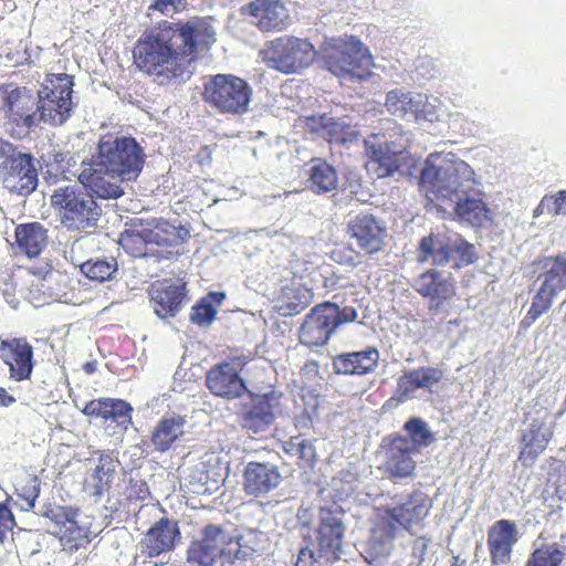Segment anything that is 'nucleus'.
<instances>
[{
    "mask_svg": "<svg viewBox=\"0 0 566 566\" xmlns=\"http://www.w3.org/2000/svg\"><path fill=\"white\" fill-rule=\"evenodd\" d=\"M217 42L211 17L160 20L146 28L132 49L133 65L159 85L185 83L189 67Z\"/></svg>",
    "mask_w": 566,
    "mask_h": 566,
    "instance_id": "obj_1",
    "label": "nucleus"
},
{
    "mask_svg": "<svg viewBox=\"0 0 566 566\" xmlns=\"http://www.w3.org/2000/svg\"><path fill=\"white\" fill-rule=\"evenodd\" d=\"M419 190L429 202H452L455 218L472 228L493 223L494 213L478 188L475 172L462 159L441 153L430 154L424 160Z\"/></svg>",
    "mask_w": 566,
    "mask_h": 566,
    "instance_id": "obj_2",
    "label": "nucleus"
},
{
    "mask_svg": "<svg viewBox=\"0 0 566 566\" xmlns=\"http://www.w3.org/2000/svg\"><path fill=\"white\" fill-rule=\"evenodd\" d=\"M432 509V500L421 490L402 495L392 505L376 507L369 521L364 558L368 565L387 559L395 549L399 531L413 534L423 528Z\"/></svg>",
    "mask_w": 566,
    "mask_h": 566,
    "instance_id": "obj_3",
    "label": "nucleus"
},
{
    "mask_svg": "<svg viewBox=\"0 0 566 566\" xmlns=\"http://www.w3.org/2000/svg\"><path fill=\"white\" fill-rule=\"evenodd\" d=\"M51 207L61 224L71 231H84L96 226L101 208L84 187L67 185L53 190Z\"/></svg>",
    "mask_w": 566,
    "mask_h": 566,
    "instance_id": "obj_4",
    "label": "nucleus"
},
{
    "mask_svg": "<svg viewBox=\"0 0 566 566\" xmlns=\"http://www.w3.org/2000/svg\"><path fill=\"white\" fill-rule=\"evenodd\" d=\"M357 316L353 306L340 307L331 301L318 303L305 315L298 342L308 348L325 346L340 325L355 322Z\"/></svg>",
    "mask_w": 566,
    "mask_h": 566,
    "instance_id": "obj_5",
    "label": "nucleus"
},
{
    "mask_svg": "<svg viewBox=\"0 0 566 566\" xmlns=\"http://www.w3.org/2000/svg\"><path fill=\"white\" fill-rule=\"evenodd\" d=\"M321 54L326 69L336 76L364 78L373 64L368 49L355 36L326 40Z\"/></svg>",
    "mask_w": 566,
    "mask_h": 566,
    "instance_id": "obj_6",
    "label": "nucleus"
},
{
    "mask_svg": "<svg viewBox=\"0 0 566 566\" xmlns=\"http://www.w3.org/2000/svg\"><path fill=\"white\" fill-rule=\"evenodd\" d=\"M251 96L252 88L248 82L233 74H216L203 84V101L220 114H244Z\"/></svg>",
    "mask_w": 566,
    "mask_h": 566,
    "instance_id": "obj_7",
    "label": "nucleus"
},
{
    "mask_svg": "<svg viewBox=\"0 0 566 566\" xmlns=\"http://www.w3.org/2000/svg\"><path fill=\"white\" fill-rule=\"evenodd\" d=\"M94 157L128 182L138 178L145 164L144 148L134 137L102 138Z\"/></svg>",
    "mask_w": 566,
    "mask_h": 566,
    "instance_id": "obj_8",
    "label": "nucleus"
},
{
    "mask_svg": "<svg viewBox=\"0 0 566 566\" xmlns=\"http://www.w3.org/2000/svg\"><path fill=\"white\" fill-rule=\"evenodd\" d=\"M262 53L268 66L284 74H293L308 67L316 51L308 39L283 35L268 42Z\"/></svg>",
    "mask_w": 566,
    "mask_h": 566,
    "instance_id": "obj_9",
    "label": "nucleus"
},
{
    "mask_svg": "<svg viewBox=\"0 0 566 566\" xmlns=\"http://www.w3.org/2000/svg\"><path fill=\"white\" fill-rule=\"evenodd\" d=\"M73 86L72 75L48 74L38 92L40 118L52 125L65 123L73 109Z\"/></svg>",
    "mask_w": 566,
    "mask_h": 566,
    "instance_id": "obj_10",
    "label": "nucleus"
},
{
    "mask_svg": "<svg viewBox=\"0 0 566 566\" xmlns=\"http://www.w3.org/2000/svg\"><path fill=\"white\" fill-rule=\"evenodd\" d=\"M248 364L244 355L231 356L216 364L206 375V385L210 392L228 400L240 398L247 386L240 373Z\"/></svg>",
    "mask_w": 566,
    "mask_h": 566,
    "instance_id": "obj_11",
    "label": "nucleus"
},
{
    "mask_svg": "<svg viewBox=\"0 0 566 566\" xmlns=\"http://www.w3.org/2000/svg\"><path fill=\"white\" fill-rule=\"evenodd\" d=\"M0 184L10 192L28 196L38 187V170L31 154L15 151L0 164Z\"/></svg>",
    "mask_w": 566,
    "mask_h": 566,
    "instance_id": "obj_12",
    "label": "nucleus"
},
{
    "mask_svg": "<svg viewBox=\"0 0 566 566\" xmlns=\"http://www.w3.org/2000/svg\"><path fill=\"white\" fill-rule=\"evenodd\" d=\"M346 232L358 249L367 255L384 251L388 231L385 221L370 213L360 212L347 221Z\"/></svg>",
    "mask_w": 566,
    "mask_h": 566,
    "instance_id": "obj_13",
    "label": "nucleus"
},
{
    "mask_svg": "<svg viewBox=\"0 0 566 566\" xmlns=\"http://www.w3.org/2000/svg\"><path fill=\"white\" fill-rule=\"evenodd\" d=\"M412 442L399 433L389 434L381 441L382 471L391 479H408L413 475L416 461L412 454L417 453L409 448Z\"/></svg>",
    "mask_w": 566,
    "mask_h": 566,
    "instance_id": "obj_14",
    "label": "nucleus"
},
{
    "mask_svg": "<svg viewBox=\"0 0 566 566\" xmlns=\"http://www.w3.org/2000/svg\"><path fill=\"white\" fill-rule=\"evenodd\" d=\"M343 510L337 506H322L318 510L316 541L321 557L336 560L342 552L345 525Z\"/></svg>",
    "mask_w": 566,
    "mask_h": 566,
    "instance_id": "obj_15",
    "label": "nucleus"
},
{
    "mask_svg": "<svg viewBox=\"0 0 566 566\" xmlns=\"http://www.w3.org/2000/svg\"><path fill=\"white\" fill-rule=\"evenodd\" d=\"M36 105L32 91L25 86H17L14 83L0 85V111L6 117L15 123L31 128L36 123Z\"/></svg>",
    "mask_w": 566,
    "mask_h": 566,
    "instance_id": "obj_16",
    "label": "nucleus"
},
{
    "mask_svg": "<svg viewBox=\"0 0 566 566\" xmlns=\"http://www.w3.org/2000/svg\"><path fill=\"white\" fill-rule=\"evenodd\" d=\"M279 405L280 397L274 391L250 394L249 402L239 412L241 427L252 433L266 431L275 421Z\"/></svg>",
    "mask_w": 566,
    "mask_h": 566,
    "instance_id": "obj_17",
    "label": "nucleus"
},
{
    "mask_svg": "<svg viewBox=\"0 0 566 566\" xmlns=\"http://www.w3.org/2000/svg\"><path fill=\"white\" fill-rule=\"evenodd\" d=\"M287 0H252L241 8L242 15L250 17L262 32H280L291 24Z\"/></svg>",
    "mask_w": 566,
    "mask_h": 566,
    "instance_id": "obj_18",
    "label": "nucleus"
},
{
    "mask_svg": "<svg viewBox=\"0 0 566 566\" xmlns=\"http://www.w3.org/2000/svg\"><path fill=\"white\" fill-rule=\"evenodd\" d=\"M412 289L428 300V307L431 312L439 311L457 293L455 280L452 274H444L436 269H429L418 275L412 283Z\"/></svg>",
    "mask_w": 566,
    "mask_h": 566,
    "instance_id": "obj_19",
    "label": "nucleus"
},
{
    "mask_svg": "<svg viewBox=\"0 0 566 566\" xmlns=\"http://www.w3.org/2000/svg\"><path fill=\"white\" fill-rule=\"evenodd\" d=\"M78 181L92 196L101 199H117L124 195L122 187L126 179H122L109 168L99 166V160L95 157L84 166L78 175Z\"/></svg>",
    "mask_w": 566,
    "mask_h": 566,
    "instance_id": "obj_20",
    "label": "nucleus"
},
{
    "mask_svg": "<svg viewBox=\"0 0 566 566\" xmlns=\"http://www.w3.org/2000/svg\"><path fill=\"white\" fill-rule=\"evenodd\" d=\"M301 125L306 135L312 138H322L329 144H346L357 138V134L348 123L325 113L305 116L301 118Z\"/></svg>",
    "mask_w": 566,
    "mask_h": 566,
    "instance_id": "obj_21",
    "label": "nucleus"
},
{
    "mask_svg": "<svg viewBox=\"0 0 566 566\" xmlns=\"http://www.w3.org/2000/svg\"><path fill=\"white\" fill-rule=\"evenodd\" d=\"M520 539L518 528L514 521L502 518L494 522L488 530L486 544L492 565H506L511 562L513 549Z\"/></svg>",
    "mask_w": 566,
    "mask_h": 566,
    "instance_id": "obj_22",
    "label": "nucleus"
},
{
    "mask_svg": "<svg viewBox=\"0 0 566 566\" xmlns=\"http://www.w3.org/2000/svg\"><path fill=\"white\" fill-rule=\"evenodd\" d=\"M0 358L9 367L10 378L15 381L30 379L33 370V347L23 338L0 343Z\"/></svg>",
    "mask_w": 566,
    "mask_h": 566,
    "instance_id": "obj_23",
    "label": "nucleus"
},
{
    "mask_svg": "<svg viewBox=\"0 0 566 566\" xmlns=\"http://www.w3.org/2000/svg\"><path fill=\"white\" fill-rule=\"evenodd\" d=\"M242 479L247 495L263 497L280 485L282 475L275 464L251 461L244 467Z\"/></svg>",
    "mask_w": 566,
    "mask_h": 566,
    "instance_id": "obj_24",
    "label": "nucleus"
},
{
    "mask_svg": "<svg viewBox=\"0 0 566 566\" xmlns=\"http://www.w3.org/2000/svg\"><path fill=\"white\" fill-rule=\"evenodd\" d=\"M180 537L177 522L167 517L157 521L144 535L139 545L140 553L146 558H155L172 551Z\"/></svg>",
    "mask_w": 566,
    "mask_h": 566,
    "instance_id": "obj_25",
    "label": "nucleus"
},
{
    "mask_svg": "<svg viewBox=\"0 0 566 566\" xmlns=\"http://www.w3.org/2000/svg\"><path fill=\"white\" fill-rule=\"evenodd\" d=\"M226 535L221 526L209 524L202 530L201 538L192 541L187 551V560L197 566H213L222 555Z\"/></svg>",
    "mask_w": 566,
    "mask_h": 566,
    "instance_id": "obj_26",
    "label": "nucleus"
},
{
    "mask_svg": "<svg viewBox=\"0 0 566 566\" xmlns=\"http://www.w3.org/2000/svg\"><path fill=\"white\" fill-rule=\"evenodd\" d=\"M186 296V283L179 280L164 279L151 284L150 301L156 315L161 318L174 317Z\"/></svg>",
    "mask_w": 566,
    "mask_h": 566,
    "instance_id": "obj_27",
    "label": "nucleus"
},
{
    "mask_svg": "<svg viewBox=\"0 0 566 566\" xmlns=\"http://www.w3.org/2000/svg\"><path fill=\"white\" fill-rule=\"evenodd\" d=\"M443 378L444 371L439 367L421 366L405 371L397 381L395 398L403 402L411 399L418 389L431 392Z\"/></svg>",
    "mask_w": 566,
    "mask_h": 566,
    "instance_id": "obj_28",
    "label": "nucleus"
},
{
    "mask_svg": "<svg viewBox=\"0 0 566 566\" xmlns=\"http://www.w3.org/2000/svg\"><path fill=\"white\" fill-rule=\"evenodd\" d=\"M150 249H156L153 255L169 259L174 255L172 248L184 243L187 231L164 219H153L145 223Z\"/></svg>",
    "mask_w": 566,
    "mask_h": 566,
    "instance_id": "obj_29",
    "label": "nucleus"
},
{
    "mask_svg": "<svg viewBox=\"0 0 566 566\" xmlns=\"http://www.w3.org/2000/svg\"><path fill=\"white\" fill-rule=\"evenodd\" d=\"M380 353L369 346L364 350L342 353L333 358L334 373L344 376H366L373 374L379 365Z\"/></svg>",
    "mask_w": 566,
    "mask_h": 566,
    "instance_id": "obj_30",
    "label": "nucleus"
},
{
    "mask_svg": "<svg viewBox=\"0 0 566 566\" xmlns=\"http://www.w3.org/2000/svg\"><path fill=\"white\" fill-rule=\"evenodd\" d=\"M427 97L421 94H412L400 88L391 90L386 95L385 107L394 116L424 120L427 115Z\"/></svg>",
    "mask_w": 566,
    "mask_h": 566,
    "instance_id": "obj_31",
    "label": "nucleus"
},
{
    "mask_svg": "<svg viewBox=\"0 0 566 566\" xmlns=\"http://www.w3.org/2000/svg\"><path fill=\"white\" fill-rule=\"evenodd\" d=\"M553 438V431L545 428L542 421H533L526 431L521 436V450L518 461L525 468L535 464L538 457L547 449Z\"/></svg>",
    "mask_w": 566,
    "mask_h": 566,
    "instance_id": "obj_32",
    "label": "nucleus"
},
{
    "mask_svg": "<svg viewBox=\"0 0 566 566\" xmlns=\"http://www.w3.org/2000/svg\"><path fill=\"white\" fill-rule=\"evenodd\" d=\"M82 412L88 417L115 422L126 429L132 423L133 407L123 399L98 398L88 401Z\"/></svg>",
    "mask_w": 566,
    "mask_h": 566,
    "instance_id": "obj_33",
    "label": "nucleus"
},
{
    "mask_svg": "<svg viewBox=\"0 0 566 566\" xmlns=\"http://www.w3.org/2000/svg\"><path fill=\"white\" fill-rule=\"evenodd\" d=\"M314 301V292L304 284L292 283L281 289L274 304V312L282 317L296 316Z\"/></svg>",
    "mask_w": 566,
    "mask_h": 566,
    "instance_id": "obj_34",
    "label": "nucleus"
},
{
    "mask_svg": "<svg viewBox=\"0 0 566 566\" xmlns=\"http://www.w3.org/2000/svg\"><path fill=\"white\" fill-rule=\"evenodd\" d=\"M118 461L107 453H102L95 468L84 480V489L101 499L109 492L117 474Z\"/></svg>",
    "mask_w": 566,
    "mask_h": 566,
    "instance_id": "obj_35",
    "label": "nucleus"
},
{
    "mask_svg": "<svg viewBox=\"0 0 566 566\" xmlns=\"http://www.w3.org/2000/svg\"><path fill=\"white\" fill-rule=\"evenodd\" d=\"M186 418L178 413L164 416L150 434L154 450L167 452L185 434Z\"/></svg>",
    "mask_w": 566,
    "mask_h": 566,
    "instance_id": "obj_36",
    "label": "nucleus"
},
{
    "mask_svg": "<svg viewBox=\"0 0 566 566\" xmlns=\"http://www.w3.org/2000/svg\"><path fill=\"white\" fill-rule=\"evenodd\" d=\"M14 239L19 252L35 258L48 244V230L39 222L22 223L15 227Z\"/></svg>",
    "mask_w": 566,
    "mask_h": 566,
    "instance_id": "obj_37",
    "label": "nucleus"
},
{
    "mask_svg": "<svg viewBox=\"0 0 566 566\" xmlns=\"http://www.w3.org/2000/svg\"><path fill=\"white\" fill-rule=\"evenodd\" d=\"M307 189L315 195L333 192L338 186L336 169L326 160L313 158L307 170Z\"/></svg>",
    "mask_w": 566,
    "mask_h": 566,
    "instance_id": "obj_38",
    "label": "nucleus"
},
{
    "mask_svg": "<svg viewBox=\"0 0 566 566\" xmlns=\"http://www.w3.org/2000/svg\"><path fill=\"white\" fill-rule=\"evenodd\" d=\"M118 243L125 252L134 258H143L159 252L156 249H150L145 223L126 229L120 233Z\"/></svg>",
    "mask_w": 566,
    "mask_h": 566,
    "instance_id": "obj_39",
    "label": "nucleus"
},
{
    "mask_svg": "<svg viewBox=\"0 0 566 566\" xmlns=\"http://www.w3.org/2000/svg\"><path fill=\"white\" fill-rule=\"evenodd\" d=\"M226 295L222 292H210L201 297L190 312V322L198 326H209L216 319L219 307Z\"/></svg>",
    "mask_w": 566,
    "mask_h": 566,
    "instance_id": "obj_40",
    "label": "nucleus"
},
{
    "mask_svg": "<svg viewBox=\"0 0 566 566\" xmlns=\"http://www.w3.org/2000/svg\"><path fill=\"white\" fill-rule=\"evenodd\" d=\"M447 238L442 239L433 233L421 238L417 249V260L419 263L431 262L440 266L448 264Z\"/></svg>",
    "mask_w": 566,
    "mask_h": 566,
    "instance_id": "obj_41",
    "label": "nucleus"
},
{
    "mask_svg": "<svg viewBox=\"0 0 566 566\" xmlns=\"http://www.w3.org/2000/svg\"><path fill=\"white\" fill-rule=\"evenodd\" d=\"M283 451L290 457H295L300 468L312 469L317 461L314 441L301 436H294L284 441Z\"/></svg>",
    "mask_w": 566,
    "mask_h": 566,
    "instance_id": "obj_42",
    "label": "nucleus"
},
{
    "mask_svg": "<svg viewBox=\"0 0 566 566\" xmlns=\"http://www.w3.org/2000/svg\"><path fill=\"white\" fill-rule=\"evenodd\" d=\"M367 167L377 175L378 178L391 176L397 169V155L382 145L370 147Z\"/></svg>",
    "mask_w": 566,
    "mask_h": 566,
    "instance_id": "obj_43",
    "label": "nucleus"
},
{
    "mask_svg": "<svg viewBox=\"0 0 566 566\" xmlns=\"http://www.w3.org/2000/svg\"><path fill=\"white\" fill-rule=\"evenodd\" d=\"M56 536L63 551L72 554L86 547L92 542V532L87 526L78 525L77 521L67 525L63 531H57Z\"/></svg>",
    "mask_w": 566,
    "mask_h": 566,
    "instance_id": "obj_44",
    "label": "nucleus"
},
{
    "mask_svg": "<svg viewBox=\"0 0 566 566\" xmlns=\"http://www.w3.org/2000/svg\"><path fill=\"white\" fill-rule=\"evenodd\" d=\"M541 285L556 295L566 287V259L555 258L545 263V271L538 276Z\"/></svg>",
    "mask_w": 566,
    "mask_h": 566,
    "instance_id": "obj_45",
    "label": "nucleus"
},
{
    "mask_svg": "<svg viewBox=\"0 0 566 566\" xmlns=\"http://www.w3.org/2000/svg\"><path fill=\"white\" fill-rule=\"evenodd\" d=\"M446 258H448V263H451L452 268L461 269L476 260L475 248L462 238L455 240L447 238Z\"/></svg>",
    "mask_w": 566,
    "mask_h": 566,
    "instance_id": "obj_46",
    "label": "nucleus"
},
{
    "mask_svg": "<svg viewBox=\"0 0 566 566\" xmlns=\"http://www.w3.org/2000/svg\"><path fill=\"white\" fill-rule=\"evenodd\" d=\"M556 296L557 295L555 293L541 285L532 298V303L526 315L521 321V326L523 328H528L542 315L546 314L551 310Z\"/></svg>",
    "mask_w": 566,
    "mask_h": 566,
    "instance_id": "obj_47",
    "label": "nucleus"
},
{
    "mask_svg": "<svg viewBox=\"0 0 566 566\" xmlns=\"http://www.w3.org/2000/svg\"><path fill=\"white\" fill-rule=\"evenodd\" d=\"M117 269L118 266L115 259H91L80 265L81 272L87 279L99 283L112 280L113 275L117 272Z\"/></svg>",
    "mask_w": 566,
    "mask_h": 566,
    "instance_id": "obj_48",
    "label": "nucleus"
},
{
    "mask_svg": "<svg viewBox=\"0 0 566 566\" xmlns=\"http://www.w3.org/2000/svg\"><path fill=\"white\" fill-rule=\"evenodd\" d=\"M565 553L553 544H544L535 548L527 557L524 566H560Z\"/></svg>",
    "mask_w": 566,
    "mask_h": 566,
    "instance_id": "obj_49",
    "label": "nucleus"
},
{
    "mask_svg": "<svg viewBox=\"0 0 566 566\" xmlns=\"http://www.w3.org/2000/svg\"><path fill=\"white\" fill-rule=\"evenodd\" d=\"M403 430L408 433L409 448L419 452L421 447H428L434 441L433 433L428 429L427 423L420 418H411L403 424Z\"/></svg>",
    "mask_w": 566,
    "mask_h": 566,
    "instance_id": "obj_50",
    "label": "nucleus"
},
{
    "mask_svg": "<svg viewBox=\"0 0 566 566\" xmlns=\"http://www.w3.org/2000/svg\"><path fill=\"white\" fill-rule=\"evenodd\" d=\"M331 259L339 265L356 268L361 263V253L349 243H339L332 250Z\"/></svg>",
    "mask_w": 566,
    "mask_h": 566,
    "instance_id": "obj_51",
    "label": "nucleus"
},
{
    "mask_svg": "<svg viewBox=\"0 0 566 566\" xmlns=\"http://www.w3.org/2000/svg\"><path fill=\"white\" fill-rule=\"evenodd\" d=\"M44 515L59 527V531H63L67 525L76 521V517L80 515V509L56 505L46 510Z\"/></svg>",
    "mask_w": 566,
    "mask_h": 566,
    "instance_id": "obj_52",
    "label": "nucleus"
},
{
    "mask_svg": "<svg viewBox=\"0 0 566 566\" xmlns=\"http://www.w3.org/2000/svg\"><path fill=\"white\" fill-rule=\"evenodd\" d=\"M123 494L128 502H143L150 496L147 482L139 478L130 475L124 488Z\"/></svg>",
    "mask_w": 566,
    "mask_h": 566,
    "instance_id": "obj_53",
    "label": "nucleus"
},
{
    "mask_svg": "<svg viewBox=\"0 0 566 566\" xmlns=\"http://www.w3.org/2000/svg\"><path fill=\"white\" fill-rule=\"evenodd\" d=\"M198 482L205 486L203 492L218 489L222 482V476L219 468H213L207 463H201L200 470H198Z\"/></svg>",
    "mask_w": 566,
    "mask_h": 566,
    "instance_id": "obj_54",
    "label": "nucleus"
},
{
    "mask_svg": "<svg viewBox=\"0 0 566 566\" xmlns=\"http://www.w3.org/2000/svg\"><path fill=\"white\" fill-rule=\"evenodd\" d=\"M187 8V0H154L149 7V11H157L163 15L180 13Z\"/></svg>",
    "mask_w": 566,
    "mask_h": 566,
    "instance_id": "obj_55",
    "label": "nucleus"
},
{
    "mask_svg": "<svg viewBox=\"0 0 566 566\" xmlns=\"http://www.w3.org/2000/svg\"><path fill=\"white\" fill-rule=\"evenodd\" d=\"M15 526L14 516L9 507H0V544Z\"/></svg>",
    "mask_w": 566,
    "mask_h": 566,
    "instance_id": "obj_56",
    "label": "nucleus"
},
{
    "mask_svg": "<svg viewBox=\"0 0 566 566\" xmlns=\"http://www.w3.org/2000/svg\"><path fill=\"white\" fill-rule=\"evenodd\" d=\"M557 200L554 196H544L538 203V206L534 210V216L538 217L544 213H548L551 216H558L559 209L557 207Z\"/></svg>",
    "mask_w": 566,
    "mask_h": 566,
    "instance_id": "obj_57",
    "label": "nucleus"
},
{
    "mask_svg": "<svg viewBox=\"0 0 566 566\" xmlns=\"http://www.w3.org/2000/svg\"><path fill=\"white\" fill-rule=\"evenodd\" d=\"M547 484H551L556 495L562 499L566 495V482L560 483V468H555L548 473Z\"/></svg>",
    "mask_w": 566,
    "mask_h": 566,
    "instance_id": "obj_58",
    "label": "nucleus"
},
{
    "mask_svg": "<svg viewBox=\"0 0 566 566\" xmlns=\"http://www.w3.org/2000/svg\"><path fill=\"white\" fill-rule=\"evenodd\" d=\"M429 543L430 538L424 535L416 537L412 543V555L422 560L428 552Z\"/></svg>",
    "mask_w": 566,
    "mask_h": 566,
    "instance_id": "obj_59",
    "label": "nucleus"
},
{
    "mask_svg": "<svg viewBox=\"0 0 566 566\" xmlns=\"http://www.w3.org/2000/svg\"><path fill=\"white\" fill-rule=\"evenodd\" d=\"M295 566H319V563L314 557V552L308 547L300 551Z\"/></svg>",
    "mask_w": 566,
    "mask_h": 566,
    "instance_id": "obj_60",
    "label": "nucleus"
},
{
    "mask_svg": "<svg viewBox=\"0 0 566 566\" xmlns=\"http://www.w3.org/2000/svg\"><path fill=\"white\" fill-rule=\"evenodd\" d=\"M31 482H32V486L29 489H23L24 493L22 494V496L27 503V506L29 509L34 507L35 501L40 494V488H39L36 479H32Z\"/></svg>",
    "mask_w": 566,
    "mask_h": 566,
    "instance_id": "obj_61",
    "label": "nucleus"
},
{
    "mask_svg": "<svg viewBox=\"0 0 566 566\" xmlns=\"http://www.w3.org/2000/svg\"><path fill=\"white\" fill-rule=\"evenodd\" d=\"M15 151L17 147L13 144L0 138V158L7 159Z\"/></svg>",
    "mask_w": 566,
    "mask_h": 566,
    "instance_id": "obj_62",
    "label": "nucleus"
},
{
    "mask_svg": "<svg viewBox=\"0 0 566 566\" xmlns=\"http://www.w3.org/2000/svg\"><path fill=\"white\" fill-rule=\"evenodd\" d=\"M14 402L15 398L12 395L8 394V391L4 388L0 387V405L3 407H9Z\"/></svg>",
    "mask_w": 566,
    "mask_h": 566,
    "instance_id": "obj_63",
    "label": "nucleus"
},
{
    "mask_svg": "<svg viewBox=\"0 0 566 566\" xmlns=\"http://www.w3.org/2000/svg\"><path fill=\"white\" fill-rule=\"evenodd\" d=\"M557 200V207L559 209V214H566V190L558 191L555 195Z\"/></svg>",
    "mask_w": 566,
    "mask_h": 566,
    "instance_id": "obj_64",
    "label": "nucleus"
}]
</instances>
